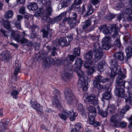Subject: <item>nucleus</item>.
Returning a JSON list of instances; mask_svg holds the SVG:
<instances>
[{
  "label": "nucleus",
  "mask_w": 132,
  "mask_h": 132,
  "mask_svg": "<svg viewBox=\"0 0 132 132\" xmlns=\"http://www.w3.org/2000/svg\"><path fill=\"white\" fill-rule=\"evenodd\" d=\"M14 14L13 12L11 10H9L5 13V17L7 20H8L12 18Z\"/></svg>",
  "instance_id": "nucleus-30"
},
{
  "label": "nucleus",
  "mask_w": 132,
  "mask_h": 132,
  "mask_svg": "<svg viewBox=\"0 0 132 132\" xmlns=\"http://www.w3.org/2000/svg\"><path fill=\"white\" fill-rule=\"evenodd\" d=\"M19 92L16 90H13L11 93V95L13 98H17L18 97V95L19 94Z\"/></svg>",
  "instance_id": "nucleus-42"
},
{
  "label": "nucleus",
  "mask_w": 132,
  "mask_h": 132,
  "mask_svg": "<svg viewBox=\"0 0 132 132\" xmlns=\"http://www.w3.org/2000/svg\"><path fill=\"white\" fill-rule=\"evenodd\" d=\"M66 15V12H63L61 13L58 16L54 18H50L49 22L51 23L54 24L58 21H60L63 17H64Z\"/></svg>",
  "instance_id": "nucleus-14"
},
{
  "label": "nucleus",
  "mask_w": 132,
  "mask_h": 132,
  "mask_svg": "<svg viewBox=\"0 0 132 132\" xmlns=\"http://www.w3.org/2000/svg\"><path fill=\"white\" fill-rule=\"evenodd\" d=\"M3 25L4 27L7 29L9 30L11 29V25L8 21H4L3 22Z\"/></svg>",
  "instance_id": "nucleus-40"
},
{
  "label": "nucleus",
  "mask_w": 132,
  "mask_h": 132,
  "mask_svg": "<svg viewBox=\"0 0 132 132\" xmlns=\"http://www.w3.org/2000/svg\"><path fill=\"white\" fill-rule=\"evenodd\" d=\"M121 12L124 15L125 14L128 15L132 13V9H126L125 10L121 11Z\"/></svg>",
  "instance_id": "nucleus-41"
},
{
  "label": "nucleus",
  "mask_w": 132,
  "mask_h": 132,
  "mask_svg": "<svg viewBox=\"0 0 132 132\" xmlns=\"http://www.w3.org/2000/svg\"><path fill=\"white\" fill-rule=\"evenodd\" d=\"M112 29L115 28V32L113 35L112 37L114 38H115L116 39L114 42V48L116 49L118 48H119L121 46V44L120 40V36L118 34L119 29L117 27L116 25L113 24L112 26Z\"/></svg>",
  "instance_id": "nucleus-5"
},
{
  "label": "nucleus",
  "mask_w": 132,
  "mask_h": 132,
  "mask_svg": "<svg viewBox=\"0 0 132 132\" xmlns=\"http://www.w3.org/2000/svg\"><path fill=\"white\" fill-rule=\"evenodd\" d=\"M111 40L110 37L106 36L103 39V43L104 44L103 48L106 50H108L111 47V45L110 43Z\"/></svg>",
  "instance_id": "nucleus-12"
},
{
  "label": "nucleus",
  "mask_w": 132,
  "mask_h": 132,
  "mask_svg": "<svg viewBox=\"0 0 132 132\" xmlns=\"http://www.w3.org/2000/svg\"><path fill=\"white\" fill-rule=\"evenodd\" d=\"M15 70L14 73V75L16 76L20 72L21 64L19 63L18 60H16L15 63Z\"/></svg>",
  "instance_id": "nucleus-22"
},
{
  "label": "nucleus",
  "mask_w": 132,
  "mask_h": 132,
  "mask_svg": "<svg viewBox=\"0 0 132 132\" xmlns=\"http://www.w3.org/2000/svg\"><path fill=\"white\" fill-rule=\"evenodd\" d=\"M71 0H64L63 2L61 4H59V6H61V8L63 7H67L70 4Z\"/></svg>",
  "instance_id": "nucleus-32"
},
{
  "label": "nucleus",
  "mask_w": 132,
  "mask_h": 132,
  "mask_svg": "<svg viewBox=\"0 0 132 132\" xmlns=\"http://www.w3.org/2000/svg\"><path fill=\"white\" fill-rule=\"evenodd\" d=\"M40 3L43 5L46 6L45 11V14L48 16L50 15L52 12V9L51 6V2L50 0H40Z\"/></svg>",
  "instance_id": "nucleus-9"
},
{
  "label": "nucleus",
  "mask_w": 132,
  "mask_h": 132,
  "mask_svg": "<svg viewBox=\"0 0 132 132\" xmlns=\"http://www.w3.org/2000/svg\"><path fill=\"white\" fill-rule=\"evenodd\" d=\"M126 43L129 45H131V37L130 36H125L124 37Z\"/></svg>",
  "instance_id": "nucleus-44"
},
{
  "label": "nucleus",
  "mask_w": 132,
  "mask_h": 132,
  "mask_svg": "<svg viewBox=\"0 0 132 132\" xmlns=\"http://www.w3.org/2000/svg\"><path fill=\"white\" fill-rule=\"evenodd\" d=\"M50 19V17L48 15L44 16L42 18V20L43 22H49Z\"/></svg>",
  "instance_id": "nucleus-51"
},
{
  "label": "nucleus",
  "mask_w": 132,
  "mask_h": 132,
  "mask_svg": "<svg viewBox=\"0 0 132 132\" xmlns=\"http://www.w3.org/2000/svg\"><path fill=\"white\" fill-rule=\"evenodd\" d=\"M93 63V62L91 60L87 61L84 64V67L86 68H88L90 67Z\"/></svg>",
  "instance_id": "nucleus-47"
},
{
  "label": "nucleus",
  "mask_w": 132,
  "mask_h": 132,
  "mask_svg": "<svg viewBox=\"0 0 132 132\" xmlns=\"http://www.w3.org/2000/svg\"><path fill=\"white\" fill-rule=\"evenodd\" d=\"M20 36L19 34L16 35L13 38L14 39L17 41L18 43H19L20 41Z\"/></svg>",
  "instance_id": "nucleus-56"
},
{
  "label": "nucleus",
  "mask_w": 132,
  "mask_h": 132,
  "mask_svg": "<svg viewBox=\"0 0 132 132\" xmlns=\"http://www.w3.org/2000/svg\"><path fill=\"white\" fill-rule=\"evenodd\" d=\"M73 35V34H70L68 35L67 38L68 39V43L69 42L72 40Z\"/></svg>",
  "instance_id": "nucleus-62"
},
{
  "label": "nucleus",
  "mask_w": 132,
  "mask_h": 132,
  "mask_svg": "<svg viewBox=\"0 0 132 132\" xmlns=\"http://www.w3.org/2000/svg\"><path fill=\"white\" fill-rule=\"evenodd\" d=\"M93 45L94 52L95 53V57L96 59H100L102 57L103 55V50L100 48V45L97 43H94Z\"/></svg>",
  "instance_id": "nucleus-8"
},
{
  "label": "nucleus",
  "mask_w": 132,
  "mask_h": 132,
  "mask_svg": "<svg viewBox=\"0 0 132 132\" xmlns=\"http://www.w3.org/2000/svg\"><path fill=\"white\" fill-rule=\"evenodd\" d=\"M104 63V61L103 60L100 62L98 64L97 69L100 72H101L103 71Z\"/></svg>",
  "instance_id": "nucleus-37"
},
{
  "label": "nucleus",
  "mask_w": 132,
  "mask_h": 132,
  "mask_svg": "<svg viewBox=\"0 0 132 132\" xmlns=\"http://www.w3.org/2000/svg\"><path fill=\"white\" fill-rule=\"evenodd\" d=\"M93 53V52L92 51H89L84 55V57L87 59H90L92 57Z\"/></svg>",
  "instance_id": "nucleus-33"
},
{
  "label": "nucleus",
  "mask_w": 132,
  "mask_h": 132,
  "mask_svg": "<svg viewBox=\"0 0 132 132\" xmlns=\"http://www.w3.org/2000/svg\"><path fill=\"white\" fill-rule=\"evenodd\" d=\"M89 37L90 39L93 41H97L98 38L96 36L90 35L89 36Z\"/></svg>",
  "instance_id": "nucleus-60"
},
{
  "label": "nucleus",
  "mask_w": 132,
  "mask_h": 132,
  "mask_svg": "<svg viewBox=\"0 0 132 132\" xmlns=\"http://www.w3.org/2000/svg\"><path fill=\"white\" fill-rule=\"evenodd\" d=\"M94 115L91 114L89 115H88L89 119L88 121L89 124L91 125H93L95 127H96L100 125L99 122L96 121L95 120Z\"/></svg>",
  "instance_id": "nucleus-16"
},
{
  "label": "nucleus",
  "mask_w": 132,
  "mask_h": 132,
  "mask_svg": "<svg viewBox=\"0 0 132 132\" xmlns=\"http://www.w3.org/2000/svg\"><path fill=\"white\" fill-rule=\"evenodd\" d=\"M47 48L49 52H51V54L53 56H55L56 54H57L56 53V47H52L50 46H48Z\"/></svg>",
  "instance_id": "nucleus-35"
},
{
  "label": "nucleus",
  "mask_w": 132,
  "mask_h": 132,
  "mask_svg": "<svg viewBox=\"0 0 132 132\" xmlns=\"http://www.w3.org/2000/svg\"><path fill=\"white\" fill-rule=\"evenodd\" d=\"M93 8L91 5H88L87 7V11L86 15L92 14L93 12Z\"/></svg>",
  "instance_id": "nucleus-36"
},
{
  "label": "nucleus",
  "mask_w": 132,
  "mask_h": 132,
  "mask_svg": "<svg viewBox=\"0 0 132 132\" xmlns=\"http://www.w3.org/2000/svg\"><path fill=\"white\" fill-rule=\"evenodd\" d=\"M68 24L70 29L74 28L77 25L76 20L72 18H69L68 20Z\"/></svg>",
  "instance_id": "nucleus-23"
},
{
  "label": "nucleus",
  "mask_w": 132,
  "mask_h": 132,
  "mask_svg": "<svg viewBox=\"0 0 132 132\" xmlns=\"http://www.w3.org/2000/svg\"><path fill=\"white\" fill-rule=\"evenodd\" d=\"M76 57L73 55H69L66 59L64 61V63L67 65V67L62 74V78L65 81L72 77L73 72L72 69H70L68 65L74 61Z\"/></svg>",
  "instance_id": "nucleus-2"
},
{
  "label": "nucleus",
  "mask_w": 132,
  "mask_h": 132,
  "mask_svg": "<svg viewBox=\"0 0 132 132\" xmlns=\"http://www.w3.org/2000/svg\"><path fill=\"white\" fill-rule=\"evenodd\" d=\"M54 92L56 93V94L52 99V104L57 108H61V106L59 100V97L60 96L59 91L57 90L56 89L55 90Z\"/></svg>",
  "instance_id": "nucleus-10"
},
{
  "label": "nucleus",
  "mask_w": 132,
  "mask_h": 132,
  "mask_svg": "<svg viewBox=\"0 0 132 132\" xmlns=\"http://www.w3.org/2000/svg\"><path fill=\"white\" fill-rule=\"evenodd\" d=\"M80 48H74L73 50V55L75 56H79L80 55Z\"/></svg>",
  "instance_id": "nucleus-43"
},
{
  "label": "nucleus",
  "mask_w": 132,
  "mask_h": 132,
  "mask_svg": "<svg viewBox=\"0 0 132 132\" xmlns=\"http://www.w3.org/2000/svg\"><path fill=\"white\" fill-rule=\"evenodd\" d=\"M112 95L109 91L105 92L102 95V98L104 99L110 100L111 99Z\"/></svg>",
  "instance_id": "nucleus-31"
},
{
  "label": "nucleus",
  "mask_w": 132,
  "mask_h": 132,
  "mask_svg": "<svg viewBox=\"0 0 132 132\" xmlns=\"http://www.w3.org/2000/svg\"><path fill=\"white\" fill-rule=\"evenodd\" d=\"M6 126L3 122L0 123V132H3L7 128Z\"/></svg>",
  "instance_id": "nucleus-46"
},
{
  "label": "nucleus",
  "mask_w": 132,
  "mask_h": 132,
  "mask_svg": "<svg viewBox=\"0 0 132 132\" xmlns=\"http://www.w3.org/2000/svg\"><path fill=\"white\" fill-rule=\"evenodd\" d=\"M95 28V26L93 25L91 26L89 28L87 29V30L86 31V32H88L92 30H94Z\"/></svg>",
  "instance_id": "nucleus-61"
},
{
  "label": "nucleus",
  "mask_w": 132,
  "mask_h": 132,
  "mask_svg": "<svg viewBox=\"0 0 132 132\" xmlns=\"http://www.w3.org/2000/svg\"><path fill=\"white\" fill-rule=\"evenodd\" d=\"M59 115L60 118L64 120H65L67 118L71 115L70 119L71 121H73L75 120L78 114L77 113H74L72 110L70 111L67 110L63 111L61 113L59 114Z\"/></svg>",
  "instance_id": "nucleus-3"
},
{
  "label": "nucleus",
  "mask_w": 132,
  "mask_h": 132,
  "mask_svg": "<svg viewBox=\"0 0 132 132\" xmlns=\"http://www.w3.org/2000/svg\"><path fill=\"white\" fill-rule=\"evenodd\" d=\"M93 85L95 87L99 89H101L103 88L102 85L96 81L93 80Z\"/></svg>",
  "instance_id": "nucleus-39"
},
{
  "label": "nucleus",
  "mask_w": 132,
  "mask_h": 132,
  "mask_svg": "<svg viewBox=\"0 0 132 132\" xmlns=\"http://www.w3.org/2000/svg\"><path fill=\"white\" fill-rule=\"evenodd\" d=\"M48 61H49V63L50 64L54 65L56 63V61L54 59L48 56L46 58H44L43 60V64L46 67L49 64V63Z\"/></svg>",
  "instance_id": "nucleus-18"
},
{
  "label": "nucleus",
  "mask_w": 132,
  "mask_h": 132,
  "mask_svg": "<svg viewBox=\"0 0 132 132\" xmlns=\"http://www.w3.org/2000/svg\"><path fill=\"white\" fill-rule=\"evenodd\" d=\"M83 116L86 117V112L85 110L83 108L79 111Z\"/></svg>",
  "instance_id": "nucleus-54"
},
{
  "label": "nucleus",
  "mask_w": 132,
  "mask_h": 132,
  "mask_svg": "<svg viewBox=\"0 0 132 132\" xmlns=\"http://www.w3.org/2000/svg\"><path fill=\"white\" fill-rule=\"evenodd\" d=\"M75 63V65L76 68H81L82 67V61L80 58H77Z\"/></svg>",
  "instance_id": "nucleus-29"
},
{
  "label": "nucleus",
  "mask_w": 132,
  "mask_h": 132,
  "mask_svg": "<svg viewBox=\"0 0 132 132\" xmlns=\"http://www.w3.org/2000/svg\"><path fill=\"white\" fill-rule=\"evenodd\" d=\"M98 114L102 117H106L108 114V112L106 109L105 111H104L103 110H99L98 111Z\"/></svg>",
  "instance_id": "nucleus-38"
},
{
  "label": "nucleus",
  "mask_w": 132,
  "mask_h": 132,
  "mask_svg": "<svg viewBox=\"0 0 132 132\" xmlns=\"http://www.w3.org/2000/svg\"><path fill=\"white\" fill-rule=\"evenodd\" d=\"M81 127V125L80 123H78L76 124L74 129L79 131Z\"/></svg>",
  "instance_id": "nucleus-55"
},
{
  "label": "nucleus",
  "mask_w": 132,
  "mask_h": 132,
  "mask_svg": "<svg viewBox=\"0 0 132 132\" xmlns=\"http://www.w3.org/2000/svg\"><path fill=\"white\" fill-rule=\"evenodd\" d=\"M125 51L126 53V56L125 57V59L128 62L129 60V59L132 55V48L130 46H127L126 48Z\"/></svg>",
  "instance_id": "nucleus-20"
},
{
  "label": "nucleus",
  "mask_w": 132,
  "mask_h": 132,
  "mask_svg": "<svg viewBox=\"0 0 132 132\" xmlns=\"http://www.w3.org/2000/svg\"><path fill=\"white\" fill-rule=\"evenodd\" d=\"M76 72L78 75L79 77L80 81H79L81 85V87L82 90L86 91L88 89L89 86L87 82H86L84 78V72L81 69V68H77Z\"/></svg>",
  "instance_id": "nucleus-4"
},
{
  "label": "nucleus",
  "mask_w": 132,
  "mask_h": 132,
  "mask_svg": "<svg viewBox=\"0 0 132 132\" xmlns=\"http://www.w3.org/2000/svg\"><path fill=\"white\" fill-rule=\"evenodd\" d=\"M25 7H21L19 10V12L21 14H24L25 13Z\"/></svg>",
  "instance_id": "nucleus-64"
},
{
  "label": "nucleus",
  "mask_w": 132,
  "mask_h": 132,
  "mask_svg": "<svg viewBox=\"0 0 132 132\" xmlns=\"http://www.w3.org/2000/svg\"><path fill=\"white\" fill-rule=\"evenodd\" d=\"M87 108L89 112L88 115H90L91 114H93L94 116L96 115V111L94 106H93L89 105L87 106Z\"/></svg>",
  "instance_id": "nucleus-24"
},
{
  "label": "nucleus",
  "mask_w": 132,
  "mask_h": 132,
  "mask_svg": "<svg viewBox=\"0 0 132 132\" xmlns=\"http://www.w3.org/2000/svg\"><path fill=\"white\" fill-rule=\"evenodd\" d=\"M128 120L129 122L128 127L129 128H130L132 127V115L128 119Z\"/></svg>",
  "instance_id": "nucleus-57"
},
{
  "label": "nucleus",
  "mask_w": 132,
  "mask_h": 132,
  "mask_svg": "<svg viewBox=\"0 0 132 132\" xmlns=\"http://www.w3.org/2000/svg\"><path fill=\"white\" fill-rule=\"evenodd\" d=\"M95 80H94L96 81L97 82L100 83V82H105L108 80V79L106 78L104 79V78L100 75L97 76L95 77Z\"/></svg>",
  "instance_id": "nucleus-28"
},
{
  "label": "nucleus",
  "mask_w": 132,
  "mask_h": 132,
  "mask_svg": "<svg viewBox=\"0 0 132 132\" xmlns=\"http://www.w3.org/2000/svg\"><path fill=\"white\" fill-rule=\"evenodd\" d=\"M32 107L37 112L40 114H42L43 112V110L42 106L40 105L36 102H35L33 104H32Z\"/></svg>",
  "instance_id": "nucleus-17"
},
{
  "label": "nucleus",
  "mask_w": 132,
  "mask_h": 132,
  "mask_svg": "<svg viewBox=\"0 0 132 132\" xmlns=\"http://www.w3.org/2000/svg\"><path fill=\"white\" fill-rule=\"evenodd\" d=\"M118 73L119 76L116 79L117 85L114 91L115 94L118 97H124L125 99L126 105L119 112L118 114L113 116L111 118V122L115 124L114 125L116 126H117L116 124H118L120 122L125 113L130 108L128 105H132V87L130 86L127 88L129 91L128 97L125 96V91L123 87H125V82L123 80L125 78V76L124 74L122 73L120 68L119 69Z\"/></svg>",
  "instance_id": "nucleus-1"
},
{
  "label": "nucleus",
  "mask_w": 132,
  "mask_h": 132,
  "mask_svg": "<svg viewBox=\"0 0 132 132\" xmlns=\"http://www.w3.org/2000/svg\"><path fill=\"white\" fill-rule=\"evenodd\" d=\"M42 31L43 33V36L44 37L48 38L52 36L51 34H49L48 31L43 30V31Z\"/></svg>",
  "instance_id": "nucleus-48"
},
{
  "label": "nucleus",
  "mask_w": 132,
  "mask_h": 132,
  "mask_svg": "<svg viewBox=\"0 0 132 132\" xmlns=\"http://www.w3.org/2000/svg\"><path fill=\"white\" fill-rule=\"evenodd\" d=\"M25 25L26 27L29 28L30 29H31V37L32 38H34L35 37V29H37L38 30V27L37 25H33L32 26H31L30 25V23L29 21V20L25 21Z\"/></svg>",
  "instance_id": "nucleus-11"
},
{
  "label": "nucleus",
  "mask_w": 132,
  "mask_h": 132,
  "mask_svg": "<svg viewBox=\"0 0 132 132\" xmlns=\"http://www.w3.org/2000/svg\"><path fill=\"white\" fill-rule=\"evenodd\" d=\"M120 127L122 128H124L127 126V123L123 121L121 122L120 123Z\"/></svg>",
  "instance_id": "nucleus-63"
},
{
  "label": "nucleus",
  "mask_w": 132,
  "mask_h": 132,
  "mask_svg": "<svg viewBox=\"0 0 132 132\" xmlns=\"http://www.w3.org/2000/svg\"><path fill=\"white\" fill-rule=\"evenodd\" d=\"M59 44L62 46H67L68 45L66 38L62 37L59 40Z\"/></svg>",
  "instance_id": "nucleus-26"
},
{
  "label": "nucleus",
  "mask_w": 132,
  "mask_h": 132,
  "mask_svg": "<svg viewBox=\"0 0 132 132\" xmlns=\"http://www.w3.org/2000/svg\"><path fill=\"white\" fill-rule=\"evenodd\" d=\"M95 69V67L93 66L91 68L89 69L87 71V73L88 75H90L92 74L94 71Z\"/></svg>",
  "instance_id": "nucleus-50"
},
{
  "label": "nucleus",
  "mask_w": 132,
  "mask_h": 132,
  "mask_svg": "<svg viewBox=\"0 0 132 132\" xmlns=\"http://www.w3.org/2000/svg\"><path fill=\"white\" fill-rule=\"evenodd\" d=\"M2 60L4 62H7L11 57V55L9 51L5 50L3 51L1 54Z\"/></svg>",
  "instance_id": "nucleus-15"
},
{
  "label": "nucleus",
  "mask_w": 132,
  "mask_h": 132,
  "mask_svg": "<svg viewBox=\"0 0 132 132\" xmlns=\"http://www.w3.org/2000/svg\"><path fill=\"white\" fill-rule=\"evenodd\" d=\"M110 64L111 65L110 67L111 70V77H114L117 73L118 65L117 60H116L115 59L111 60Z\"/></svg>",
  "instance_id": "nucleus-6"
},
{
  "label": "nucleus",
  "mask_w": 132,
  "mask_h": 132,
  "mask_svg": "<svg viewBox=\"0 0 132 132\" xmlns=\"http://www.w3.org/2000/svg\"><path fill=\"white\" fill-rule=\"evenodd\" d=\"M20 42L21 44L29 43V41L25 38H22V39H20Z\"/></svg>",
  "instance_id": "nucleus-53"
},
{
  "label": "nucleus",
  "mask_w": 132,
  "mask_h": 132,
  "mask_svg": "<svg viewBox=\"0 0 132 132\" xmlns=\"http://www.w3.org/2000/svg\"><path fill=\"white\" fill-rule=\"evenodd\" d=\"M87 100L94 105H96L98 104V99L94 95L88 96L87 98Z\"/></svg>",
  "instance_id": "nucleus-19"
},
{
  "label": "nucleus",
  "mask_w": 132,
  "mask_h": 132,
  "mask_svg": "<svg viewBox=\"0 0 132 132\" xmlns=\"http://www.w3.org/2000/svg\"><path fill=\"white\" fill-rule=\"evenodd\" d=\"M124 6V5L122 2L118 3L116 4L114 7V9L117 10H119L120 9Z\"/></svg>",
  "instance_id": "nucleus-34"
},
{
  "label": "nucleus",
  "mask_w": 132,
  "mask_h": 132,
  "mask_svg": "<svg viewBox=\"0 0 132 132\" xmlns=\"http://www.w3.org/2000/svg\"><path fill=\"white\" fill-rule=\"evenodd\" d=\"M27 8L30 10L34 11L37 9L38 6L36 3L31 2L27 6Z\"/></svg>",
  "instance_id": "nucleus-27"
},
{
  "label": "nucleus",
  "mask_w": 132,
  "mask_h": 132,
  "mask_svg": "<svg viewBox=\"0 0 132 132\" xmlns=\"http://www.w3.org/2000/svg\"><path fill=\"white\" fill-rule=\"evenodd\" d=\"M115 59L121 61L123 60L124 59L123 53L122 52H117L114 54Z\"/></svg>",
  "instance_id": "nucleus-25"
},
{
  "label": "nucleus",
  "mask_w": 132,
  "mask_h": 132,
  "mask_svg": "<svg viewBox=\"0 0 132 132\" xmlns=\"http://www.w3.org/2000/svg\"><path fill=\"white\" fill-rule=\"evenodd\" d=\"M1 31L4 37L7 38L8 36V32L3 29H1Z\"/></svg>",
  "instance_id": "nucleus-58"
},
{
  "label": "nucleus",
  "mask_w": 132,
  "mask_h": 132,
  "mask_svg": "<svg viewBox=\"0 0 132 132\" xmlns=\"http://www.w3.org/2000/svg\"><path fill=\"white\" fill-rule=\"evenodd\" d=\"M108 111H109L110 113H113L116 109L115 106L113 105H111L110 106L108 107L106 109Z\"/></svg>",
  "instance_id": "nucleus-45"
},
{
  "label": "nucleus",
  "mask_w": 132,
  "mask_h": 132,
  "mask_svg": "<svg viewBox=\"0 0 132 132\" xmlns=\"http://www.w3.org/2000/svg\"><path fill=\"white\" fill-rule=\"evenodd\" d=\"M50 24L49 23H48L46 24L44 26L42 30V31H48L50 29Z\"/></svg>",
  "instance_id": "nucleus-52"
},
{
  "label": "nucleus",
  "mask_w": 132,
  "mask_h": 132,
  "mask_svg": "<svg viewBox=\"0 0 132 132\" xmlns=\"http://www.w3.org/2000/svg\"><path fill=\"white\" fill-rule=\"evenodd\" d=\"M82 3L81 0H78V1H75L74 3V4L73 5L72 7H75V5H79L80 4H81Z\"/></svg>",
  "instance_id": "nucleus-59"
},
{
  "label": "nucleus",
  "mask_w": 132,
  "mask_h": 132,
  "mask_svg": "<svg viewBox=\"0 0 132 132\" xmlns=\"http://www.w3.org/2000/svg\"><path fill=\"white\" fill-rule=\"evenodd\" d=\"M64 94L65 100L68 104H71L75 98L72 91L69 89H66L64 91Z\"/></svg>",
  "instance_id": "nucleus-7"
},
{
  "label": "nucleus",
  "mask_w": 132,
  "mask_h": 132,
  "mask_svg": "<svg viewBox=\"0 0 132 132\" xmlns=\"http://www.w3.org/2000/svg\"><path fill=\"white\" fill-rule=\"evenodd\" d=\"M113 25L112 24L111 25V28L109 27L106 24L101 25L100 26L98 27L99 29L101 31H102L103 33L105 34H108L111 33L110 30H111L112 31L113 30H115V28L112 29V26ZM116 25V24H115Z\"/></svg>",
  "instance_id": "nucleus-13"
},
{
  "label": "nucleus",
  "mask_w": 132,
  "mask_h": 132,
  "mask_svg": "<svg viewBox=\"0 0 132 132\" xmlns=\"http://www.w3.org/2000/svg\"><path fill=\"white\" fill-rule=\"evenodd\" d=\"M92 21L90 19H88L82 23V29L84 31L87 30V28L91 24Z\"/></svg>",
  "instance_id": "nucleus-21"
},
{
  "label": "nucleus",
  "mask_w": 132,
  "mask_h": 132,
  "mask_svg": "<svg viewBox=\"0 0 132 132\" xmlns=\"http://www.w3.org/2000/svg\"><path fill=\"white\" fill-rule=\"evenodd\" d=\"M44 9L42 8H40L39 10H38L36 14L38 16H40L43 14Z\"/></svg>",
  "instance_id": "nucleus-49"
}]
</instances>
